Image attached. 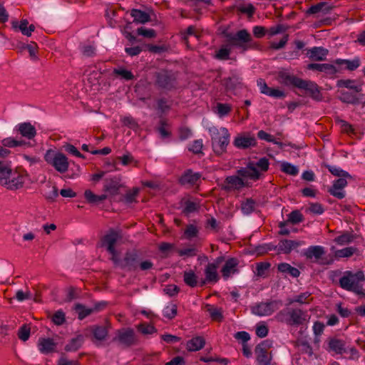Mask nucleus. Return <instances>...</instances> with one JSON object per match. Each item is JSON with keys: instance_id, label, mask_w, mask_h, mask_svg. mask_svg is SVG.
<instances>
[{"instance_id": "obj_26", "label": "nucleus", "mask_w": 365, "mask_h": 365, "mask_svg": "<svg viewBox=\"0 0 365 365\" xmlns=\"http://www.w3.org/2000/svg\"><path fill=\"white\" fill-rule=\"evenodd\" d=\"M17 130L24 138L31 140L36 135V130L31 123L25 122L19 123L17 126Z\"/></svg>"}, {"instance_id": "obj_10", "label": "nucleus", "mask_w": 365, "mask_h": 365, "mask_svg": "<svg viewBox=\"0 0 365 365\" xmlns=\"http://www.w3.org/2000/svg\"><path fill=\"white\" fill-rule=\"evenodd\" d=\"M272 346V341L264 340L255 347L256 359L259 365H269L272 360V354L268 352Z\"/></svg>"}, {"instance_id": "obj_1", "label": "nucleus", "mask_w": 365, "mask_h": 365, "mask_svg": "<svg viewBox=\"0 0 365 365\" xmlns=\"http://www.w3.org/2000/svg\"><path fill=\"white\" fill-rule=\"evenodd\" d=\"M112 262L115 266L128 272H136L138 269L146 271L153 267L151 261H141L140 252L135 249L126 251L123 259H120L118 256L112 259Z\"/></svg>"}, {"instance_id": "obj_7", "label": "nucleus", "mask_w": 365, "mask_h": 365, "mask_svg": "<svg viewBox=\"0 0 365 365\" xmlns=\"http://www.w3.org/2000/svg\"><path fill=\"white\" fill-rule=\"evenodd\" d=\"M44 160L61 173H66L68 169V158L62 153H56L53 150L49 149L44 155Z\"/></svg>"}, {"instance_id": "obj_22", "label": "nucleus", "mask_w": 365, "mask_h": 365, "mask_svg": "<svg viewBox=\"0 0 365 365\" xmlns=\"http://www.w3.org/2000/svg\"><path fill=\"white\" fill-rule=\"evenodd\" d=\"M324 254V248L319 245L310 246L304 252L306 258L311 260L314 259V262H318Z\"/></svg>"}, {"instance_id": "obj_36", "label": "nucleus", "mask_w": 365, "mask_h": 365, "mask_svg": "<svg viewBox=\"0 0 365 365\" xmlns=\"http://www.w3.org/2000/svg\"><path fill=\"white\" fill-rule=\"evenodd\" d=\"M205 312H208L210 317L213 321L221 322L223 319L222 309L217 308L210 304H206L205 307Z\"/></svg>"}, {"instance_id": "obj_47", "label": "nucleus", "mask_w": 365, "mask_h": 365, "mask_svg": "<svg viewBox=\"0 0 365 365\" xmlns=\"http://www.w3.org/2000/svg\"><path fill=\"white\" fill-rule=\"evenodd\" d=\"M304 220V217L300 211L296 210L288 215L287 222L292 225H297Z\"/></svg>"}, {"instance_id": "obj_57", "label": "nucleus", "mask_w": 365, "mask_h": 365, "mask_svg": "<svg viewBox=\"0 0 365 365\" xmlns=\"http://www.w3.org/2000/svg\"><path fill=\"white\" fill-rule=\"evenodd\" d=\"M271 264L267 262H262L257 264L256 274L258 277H263L266 272L269 269Z\"/></svg>"}, {"instance_id": "obj_54", "label": "nucleus", "mask_w": 365, "mask_h": 365, "mask_svg": "<svg viewBox=\"0 0 365 365\" xmlns=\"http://www.w3.org/2000/svg\"><path fill=\"white\" fill-rule=\"evenodd\" d=\"M257 137L260 140H265L267 142H271V143H274L276 145H278L281 148L282 147V143L275 140L272 135H271L270 134L267 133L264 130H259L257 133Z\"/></svg>"}, {"instance_id": "obj_61", "label": "nucleus", "mask_w": 365, "mask_h": 365, "mask_svg": "<svg viewBox=\"0 0 365 365\" xmlns=\"http://www.w3.org/2000/svg\"><path fill=\"white\" fill-rule=\"evenodd\" d=\"M113 73L115 75L120 76L123 78L125 80H133L134 78V76L131 73V71L122 68H115Z\"/></svg>"}, {"instance_id": "obj_39", "label": "nucleus", "mask_w": 365, "mask_h": 365, "mask_svg": "<svg viewBox=\"0 0 365 365\" xmlns=\"http://www.w3.org/2000/svg\"><path fill=\"white\" fill-rule=\"evenodd\" d=\"M91 330L93 336L98 341L105 340L108 334V328L104 326H93Z\"/></svg>"}, {"instance_id": "obj_60", "label": "nucleus", "mask_w": 365, "mask_h": 365, "mask_svg": "<svg viewBox=\"0 0 365 365\" xmlns=\"http://www.w3.org/2000/svg\"><path fill=\"white\" fill-rule=\"evenodd\" d=\"M199 208V205L192 201L187 200L185 202V207L183 208L182 212L185 215H189L192 212L197 211Z\"/></svg>"}, {"instance_id": "obj_31", "label": "nucleus", "mask_w": 365, "mask_h": 365, "mask_svg": "<svg viewBox=\"0 0 365 365\" xmlns=\"http://www.w3.org/2000/svg\"><path fill=\"white\" fill-rule=\"evenodd\" d=\"M308 54L313 61H323L328 54V50L323 47H314L309 50Z\"/></svg>"}, {"instance_id": "obj_20", "label": "nucleus", "mask_w": 365, "mask_h": 365, "mask_svg": "<svg viewBox=\"0 0 365 365\" xmlns=\"http://www.w3.org/2000/svg\"><path fill=\"white\" fill-rule=\"evenodd\" d=\"M239 264V260L237 258L231 257L228 259L221 269L222 275L225 279H227L231 274L237 272V267Z\"/></svg>"}, {"instance_id": "obj_56", "label": "nucleus", "mask_w": 365, "mask_h": 365, "mask_svg": "<svg viewBox=\"0 0 365 365\" xmlns=\"http://www.w3.org/2000/svg\"><path fill=\"white\" fill-rule=\"evenodd\" d=\"M138 330L143 334H151L157 331L154 326L147 323L140 324L138 326Z\"/></svg>"}, {"instance_id": "obj_42", "label": "nucleus", "mask_w": 365, "mask_h": 365, "mask_svg": "<svg viewBox=\"0 0 365 365\" xmlns=\"http://www.w3.org/2000/svg\"><path fill=\"white\" fill-rule=\"evenodd\" d=\"M183 280L184 282L190 287H195L197 284V277L192 270L184 272Z\"/></svg>"}, {"instance_id": "obj_32", "label": "nucleus", "mask_w": 365, "mask_h": 365, "mask_svg": "<svg viewBox=\"0 0 365 365\" xmlns=\"http://www.w3.org/2000/svg\"><path fill=\"white\" fill-rule=\"evenodd\" d=\"M121 185L119 180L114 178L110 179H106L105 180L103 189L105 191L110 192L111 195H117Z\"/></svg>"}, {"instance_id": "obj_8", "label": "nucleus", "mask_w": 365, "mask_h": 365, "mask_svg": "<svg viewBox=\"0 0 365 365\" xmlns=\"http://www.w3.org/2000/svg\"><path fill=\"white\" fill-rule=\"evenodd\" d=\"M113 341L118 342L123 348H128L139 344V339L134 330L131 328H124L117 330Z\"/></svg>"}, {"instance_id": "obj_28", "label": "nucleus", "mask_w": 365, "mask_h": 365, "mask_svg": "<svg viewBox=\"0 0 365 365\" xmlns=\"http://www.w3.org/2000/svg\"><path fill=\"white\" fill-rule=\"evenodd\" d=\"M205 340L202 336H195L187 342L186 348L189 351H197L204 347Z\"/></svg>"}, {"instance_id": "obj_9", "label": "nucleus", "mask_w": 365, "mask_h": 365, "mask_svg": "<svg viewBox=\"0 0 365 365\" xmlns=\"http://www.w3.org/2000/svg\"><path fill=\"white\" fill-rule=\"evenodd\" d=\"M282 306L281 300L260 302L252 307V312L257 316H269Z\"/></svg>"}, {"instance_id": "obj_62", "label": "nucleus", "mask_w": 365, "mask_h": 365, "mask_svg": "<svg viewBox=\"0 0 365 365\" xmlns=\"http://www.w3.org/2000/svg\"><path fill=\"white\" fill-rule=\"evenodd\" d=\"M66 321L65 314L63 311L56 312L52 317V322L58 326L62 325Z\"/></svg>"}, {"instance_id": "obj_33", "label": "nucleus", "mask_w": 365, "mask_h": 365, "mask_svg": "<svg viewBox=\"0 0 365 365\" xmlns=\"http://www.w3.org/2000/svg\"><path fill=\"white\" fill-rule=\"evenodd\" d=\"M130 15L133 18V21L138 24H145L150 21V15L140 9H133L130 11Z\"/></svg>"}, {"instance_id": "obj_45", "label": "nucleus", "mask_w": 365, "mask_h": 365, "mask_svg": "<svg viewBox=\"0 0 365 365\" xmlns=\"http://www.w3.org/2000/svg\"><path fill=\"white\" fill-rule=\"evenodd\" d=\"M256 202L252 198H247L241 204V210L244 215H250L254 212Z\"/></svg>"}, {"instance_id": "obj_55", "label": "nucleus", "mask_w": 365, "mask_h": 365, "mask_svg": "<svg viewBox=\"0 0 365 365\" xmlns=\"http://www.w3.org/2000/svg\"><path fill=\"white\" fill-rule=\"evenodd\" d=\"M255 168H257V169H258L262 174L269 170V162L267 158L264 157L261 158L257 163H255Z\"/></svg>"}, {"instance_id": "obj_59", "label": "nucleus", "mask_w": 365, "mask_h": 365, "mask_svg": "<svg viewBox=\"0 0 365 365\" xmlns=\"http://www.w3.org/2000/svg\"><path fill=\"white\" fill-rule=\"evenodd\" d=\"M216 108H217V113L220 117L227 115V114H229V113L232 110V107L229 104L221 103H218L217 104Z\"/></svg>"}, {"instance_id": "obj_5", "label": "nucleus", "mask_w": 365, "mask_h": 365, "mask_svg": "<svg viewBox=\"0 0 365 365\" xmlns=\"http://www.w3.org/2000/svg\"><path fill=\"white\" fill-rule=\"evenodd\" d=\"M223 34L230 46L242 48L243 51L253 47L252 38L246 29L240 30L236 34L223 32Z\"/></svg>"}, {"instance_id": "obj_46", "label": "nucleus", "mask_w": 365, "mask_h": 365, "mask_svg": "<svg viewBox=\"0 0 365 365\" xmlns=\"http://www.w3.org/2000/svg\"><path fill=\"white\" fill-rule=\"evenodd\" d=\"M281 170L286 174L293 176H295L299 173L298 168L287 162H283L281 164Z\"/></svg>"}, {"instance_id": "obj_14", "label": "nucleus", "mask_w": 365, "mask_h": 365, "mask_svg": "<svg viewBox=\"0 0 365 365\" xmlns=\"http://www.w3.org/2000/svg\"><path fill=\"white\" fill-rule=\"evenodd\" d=\"M118 239V235L115 232L106 235L102 239V246L106 247V250L111 255V257L110 258L111 261L112 259L118 256V252L115 247Z\"/></svg>"}, {"instance_id": "obj_25", "label": "nucleus", "mask_w": 365, "mask_h": 365, "mask_svg": "<svg viewBox=\"0 0 365 365\" xmlns=\"http://www.w3.org/2000/svg\"><path fill=\"white\" fill-rule=\"evenodd\" d=\"M277 78L280 83H282L285 86H293L296 88L299 87L298 84H299L302 81V78H299L293 75H290L289 73L284 71L279 72Z\"/></svg>"}, {"instance_id": "obj_17", "label": "nucleus", "mask_w": 365, "mask_h": 365, "mask_svg": "<svg viewBox=\"0 0 365 365\" xmlns=\"http://www.w3.org/2000/svg\"><path fill=\"white\" fill-rule=\"evenodd\" d=\"M201 178L200 173H194L192 170H186L179 179L180 185L187 187H192L198 184Z\"/></svg>"}, {"instance_id": "obj_18", "label": "nucleus", "mask_w": 365, "mask_h": 365, "mask_svg": "<svg viewBox=\"0 0 365 365\" xmlns=\"http://www.w3.org/2000/svg\"><path fill=\"white\" fill-rule=\"evenodd\" d=\"M346 178L340 177L335 180L333 185L328 190V192L338 199H343L345 197L344 192L343 191H338V190H342L346 186L347 181Z\"/></svg>"}, {"instance_id": "obj_51", "label": "nucleus", "mask_w": 365, "mask_h": 365, "mask_svg": "<svg viewBox=\"0 0 365 365\" xmlns=\"http://www.w3.org/2000/svg\"><path fill=\"white\" fill-rule=\"evenodd\" d=\"M47 190H45L43 195L48 200L53 201L58 195V189L55 185H46Z\"/></svg>"}, {"instance_id": "obj_6", "label": "nucleus", "mask_w": 365, "mask_h": 365, "mask_svg": "<svg viewBox=\"0 0 365 365\" xmlns=\"http://www.w3.org/2000/svg\"><path fill=\"white\" fill-rule=\"evenodd\" d=\"M154 76L155 85L159 88L171 91L177 88V77L173 71L160 70L155 72Z\"/></svg>"}, {"instance_id": "obj_43", "label": "nucleus", "mask_w": 365, "mask_h": 365, "mask_svg": "<svg viewBox=\"0 0 365 365\" xmlns=\"http://www.w3.org/2000/svg\"><path fill=\"white\" fill-rule=\"evenodd\" d=\"M310 296H311V294L308 292L301 293L300 294L295 296L292 299H289L288 304L290 305L294 303H298L300 304H309Z\"/></svg>"}, {"instance_id": "obj_15", "label": "nucleus", "mask_w": 365, "mask_h": 365, "mask_svg": "<svg viewBox=\"0 0 365 365\" xmlns=\"http://www.w3.org/2000/svg\"><path fill=\"white\" fill-rule=\"evenodd\" d=\"M246 186L244 180L239 175H231L227 177L222 185V189L225 191L240 190Z\"/></svg>"}, {"instance_id": "obj_29", "label": "nucleus", "mask_w": 365, "mask_h": 365, "mask_svg": "<svg viewBox=\"0 0 365 365\" xmlns=\"http://www.w3.org/2000/svg\"><path fill=\"white\" fill-rule=\"evenodd\" d=\"M334 63L337 66L344 65L347 70L353 71L360 66L361 61L359 57H356L353 60L336 59Z\"/></svg>"}, {"instance_id": "obj_27", "label": "nucleus", "mask_w": 365, "mask_h": 365, "mask_svg": "<svg viewBox=\"0 0 365 365\" xmlns=\"http://www.w3.org/2000/svg\"><path fill=\"white\" fill-rule=\"evenodd\" d=\"M336 87L339 88H346L349 91H355V92H361L362 87L358 84L355 80L351 79H340L336 81Z\"/></svg>"}, {"instance_id": "obj_37", "label": "nucleus", "mask_w": 365, "mask_h": 365, "mask_svg": "<svg viewBox=\"0 0 365 365\" xmlns=\"http://www.w3.org/2000/svg\"><path fill=\"white\" fill-rule=\"evenodd\" d=\"M84 197L90 204L98 205L107 198L106 195H98L94 194L91 190H86L84 192Z\"/></svg>"}, {"instance_id": "obj_64", "label": "nucleus", "mask_w": 365, "mask_h": 365, "mask_svg": "<svg viewBox=\"0 0 365 365\" xmlns=\"http://www.w3.org/2000/svg\"><path fill=\"white\" fill-rule=\"evenodd\" d=\"M340 70L334 64L324 63L322 72L326 74L332 76L336 73H339Z\"/></svg>"}, {"instance_id": "obj_63", "label": "nucleus", "mask_w": 365, "mask_h": 365, "mask_svg": "<svg viewBox=\"0 0 365 365\" xmlns=\"http://www.w3.org/2000/svg\"><path fill=\"white\" fill-rule=\"evenodd\" d=\"M137 34L138 35H140L144 37L149 38H154L156 36V32L154 29H145L143 27L138 28L137 30Z\"/></svg>"}, {"instance_id": "obj_44", "label": "nucleus", "mask_w": 365, "mask_h": 365, "mask_svg": "<svg viewBox=\"0 0 365 365\" xmlns=\"http://www.w3.org/2000/svg\"><path fill=\"white\" fill-rule=\"evenodd\" d=\"M200 229L193 224H189L184 230V237L187 240H192L197 237L199 234Z\"/></svg>"}, {"instance_id": "obj_34", "label": "nucleus", "mask_w": 365, "mask_h": 365, "mask_svg": "<svg viewBox=\"0 0 365 365\" xmlns=\"http://www.w3.org/2000/svg\"><path fill=\"white\" fill-rule=\"evenodd\" d=\"M12 169L9 162L0 160V183H6V177H11Z\"/></svg>"}, {"instance_id": "obj_3", "label": "nucleus", "mask_w": 365, "mask_h": 365, "mask_svg": "<svg viewBox=\"0 0 365 365\" xmlns=\"http://www.w3.org/2000/svg\"><path fill=\"white\" fill-rule=\"evenodd\" d=\"M208 131L211 137L212 148L215 154L221 156L227 152V147L230 144V134L227 128L221 127H210Z\"/></svg>"}, {"instance_id": "obj_21", "label": "nucleus", "mask_w": 365, "mask_h": 365, "mask_svg": "<svg viewBox=\"0 0 365 365\" xmlns=\"http://www.w3.org/2000/svg\"><path fill=\"white\" fill-rule=\"evenodd\" d=\"M302 244L303 242L299 240H282L277 245V250L279 252L289 254Z\"/></svg>"}, {"instance_id": "obj_52", "label": "nucleus", "mask_w": 365, "mask_h": 365, "mask_svg": "<svg viewBox=\"0 0 365 365\" xmlns=\"http://www.w3.org/2000/svg\"><path fill=\"white\" fill-rule=\"evenodd\" d=\"M178 307L175 304H171L170 305L165 307L163 310V316L168 319H173L177 315Z\"/></svg>"}, {"instance_id": "obj_19", "label": "nucleus", "mask_w": 365, "mask_h": 365, "mask_svg": "<svg viewBox=\"0 0 365 365\" xmlns=\"http://www.w3.org/2000/svg\"><path fill=\"white\" fill-rule=\"evenodd\" d=\"M57 344L51 338H39L38 348L41 353L48 354L56 351Z\"/></svg>"}, {"instance_id": "obj_49", "label": "nucleus", "mask_w": 365, "mask_h": 365, "mask_svg": "<svg viewBox=\"0 0 365 365\" xmlns=\"http://www.w3.org/2000/svg\"><path fill=\"white\" fill-rule=\"evenodd\" d=\"M325 166L329 170V171L335 176L351 178V176L349 174L348 172L343 170L338 167L330 165H326Z\"/></svg>"}, {"instance_id": "obj_58", "label": "nucleus", "mask_w": 365, "mask_h": 365, "mask_svg": "<svg viewBox=\"0 0 365 365\" xmlns=\"http://www.w3.org/2000/svg\"><path fill=\"white\" fill-rule=\"evenodd\" d=\"M203 147L202 140H195L192 142L190 146L188 148L189 151L194 154H202V149Z\"/></svg>"}, {"instance_id": "obj_4", "label": "nucleus", "mask_w": 365, "mask_h": 365, "mask_svg": "<svg viewBox=\"0 0 365 365\" xmlns=\"http://www.w3.org/2000/svg\"><path fill=\"white\" fill-rule=\"evenodd\" d=\"M364 279L365 277L362 271H358L355 274L351 271H346L344 276L340 278L339 284L344 289L365 295L362 287L359 284V282Z\"/></svg>"}, {"instance_id": "obj_53", "label": "nucleus", "mask_w": 365, "mask_h": 365, "mask_svg": "<svg viewBox=\"0 0 365 365\" xmlns=\"http://www.w3.org/2000/svg\"><path fill=\"white\" fill-rule=\"evenodd\" d=\"M354 236L349 232H345L334 239L336 244L343 245L352 242Z\"/></svg>"}, {"instance_id": "obj_16", "label": "nucleus", "mask_w": 365, "mask_h": 365, "mask_svg": "<svg viewBox=\"0 0 365 365\" xmlns=\"http://www.w3.org/2000/svg\"><path fill=\"white\" fill-rule=\"evenodd\" d=\"M361 92H355V91H349L341 89L338 90V98L340 101L344 103L357 105L359 103L361 99Z\"/></svg>"}, {"instance_id": "obj_50", "label": "nucleus", "mask_w": 365, "mask_h": 365, "mask_svg": "<svg viewBox=\"0 0 365 365\" xmlns=\"http://www.w3.org/2000/svg\"><path fill=\"white\" fill-rule=\"evenodd\" d=\"M1 143L3 146L8 148H15L28 144L24 140H17L11 138H6L3 139L1 140Z\"/></svg>"}, {"instance_id": "obj_35", "label": "nucleus", "mask_w": 365, "mask_h": 365, "mask_svg": "<svg viewBox=\"0 0 365 365\" xmlns=\"http://www.w3.org/2000/svg\"><path fill=\"white\" fill-rule=\"evenodd\" d=\"M242 83V78L236 73L223 79V85L227 90H234Z\"/></svg>"}, {"instance_id": "obj_13", "label": "nucleus", "mask_w": 365, "mask_h": 365, "mask_svg": "<svg viewBox=\"0 0 365 365\" xmlns=\"http://www.w3.org/2000/svg\"><path fill=\"white\" fill-rule=\"evenodd\" d=\"M237 173L242 178H248L256 181L261 178L262 174L255 168L254 162H249L247 166L237 170Z\"/></svg>"}, {"instance_id": "obj_2", "label": "nucleus", "mask_w": 365, "mask_h": 365, "mask_svg": "<svg viewBox=\"0 0 365 365\" xmlns=\"http://www.w3.org/2000/svg\"><path fill=\"white\" fill-rule=\"evenodd\" d=\"M280 323L290 327H299L307 324L310 316L307 310L298 307H285L280 310L274 317Z\"/></svg>"}, {"instance_id": "obj_11", "label": "nucleus", "mask_w": 365, "mask_h": 365, "mask_svg": "<svg viewBox=\"0 0 365 365\" xmlns=\"http://www.w3.org/2000/svg\"><path fill=\"white\" fill-rule=\"evenodd\" d=\"M233 145L240 150H246L257 145L255 137L250 133H242L235 137Z\"/></svg>"}, {"instance_id": "obj_23", "label": "nucleus", "mask_w": 365, "mask_h": 365, "mask_svg": "<svg viewBox=\"0 0 365 365\" xmlns=\"http://www.w3.org/2000/svg\"><path fill=\"white\" fill-rule=\"evenodd\" d=\"M327 350L328 351H333L336 354H342L347 352L345 342L336 338H329L328 339V348Z\"/></svg>"}, {"instance_id": "obj_48", "label": "nucleus", "mask_w": 365, "mask_h": 365, "mask_svg": "<svg viewBox=\"0 0 365 365\" xmlns=\"http://www.w3.org/2000/svg\"><path fill=\"white\" fill-rule=\"evenodd\" d=\"M31 327L29 324H24L19 329L17 335L19 339L26 341L29 339Z\"/></svg>"}, {"instance_id": "obj_38", "label": "nucleus", "mask_w": 365, "mask_h": 365, "mask_svg": "<svg viewBox=\"0 0 365 365\" xmlns=\"http://www.w3.org/2000/svg\"><path fill=\"white\" fill-rule=\"evenodd\" d=\"M205 274L207 282L215 283L219 280V277L215 265L207 264L205 269Z\"/></svg>"}, {"instance_id": "obj_41", "label": "nucleus", "mask_w": 365, "mask_h": 365, "mask_svg": "<svg viewBox=\"0 0 365 365\" xmlns=\"http://www.w3.org/2000/svg\"><path fill=\"white\" fill-rule=\"evenodd\" d=\"M74 310L78 314V318L80 320H83L86 317L93 314L91 307L88 308L81 304H76L74 307Z\"/></svg>"}, {"instance_id": "obj_30", "label": "nucleus", "mask_w": 365, "mask_h": 365, "mask_svg": "<svg viewBox=\"0 0 365 365\" xmlns=\"http://www.w3.org/2000/svg\"><path fill=\"white\" fill-rule=\"evenodd\" d=\"M277 269L279 272L284 274L285 275H289L292 277H298L300 275V271L289 264L286 262H282L278 264Z\"/></svg>"}, {"instance_id": "obj_40", "label": "nucleus", "mask_w": 365, "mask_h": 365, "mask_svg": "<svg viewBox=\"0 0 365 365\" xmlns=\"http://www.w3.org/2000/svg\"><path fill=\"white\" fill-rule=\"evenodd\" d=\"M83 342V336L78 335L75 338H73L68 344L65 346V350L67 351H75L78 350Z\"/></svg>"}, {"instance_id": "obj_12", "label": "nucleus", "mask_w": 365, "mask_h": 365, "mask_svg": "<svg viewBox=\"0 0 365 365\" xmlns=\"http://www.w3.org/2000/svg\"><path fill=\"white\" fill-rule=\"evenodd\" d=\"M298 88L304 90L314 101H322L323 99L322 88L314 81L302 79Z\"/></svg>"}, {"instance_id": "obj_24", "label": "nucleus", "mask_w": 365, "mask_h": 365, "mask_svg": "<svg viewBox=\"0 0 365 365\" xmlns=\"http://www.w3.org/2000/svg\"><path fill=\"white\" fill-rule=\"evenodd\" d=\"M24 184V176L18 173H12L11 177H6V183H1L2 185H5L8 189L13 190L22 187Z\"/></svg>"}]
</instances>
